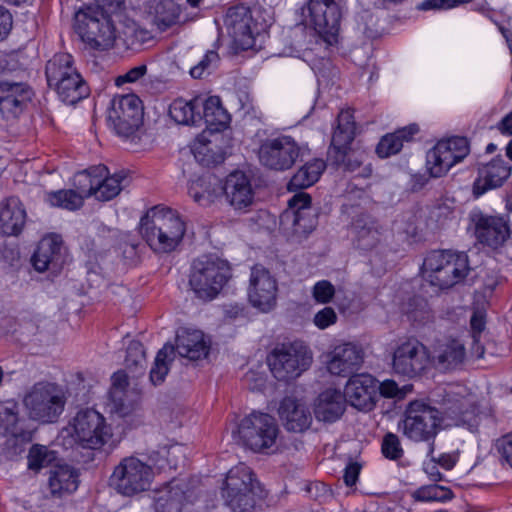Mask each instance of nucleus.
I'll use <instances>...</instances> for the list:
<instances>
[{"label":"nucleus","instance_id":"1","mask_svg":"<svg viewBox=\"0 0 512 512\" xmlns=\"http://www.w3.org/2000/svg\"><path fill=\"white\" fill-rule=\"evenodd\" d=\"M437 396L441 411L422 400H414L407 405L399 422V428L409 440L429 444V455L434 451V440L443 418L471 432H477L482 420L487 418V414L478 410L472 396L463 395L453 387L439 391Z\"/></svg>","mask_w":512,"mask_h":512},{"label":"nucleus","instance_id":"2","mask_svg":"<svg viewBox=\"0 0 512 512\" xmlns=\"http://www.w3.org/2000/svg\"><path fill=\"white\" fill-rule=\"evenodd\" d=\"M139 230L151 249L167 253L176 249L186 228L177 211L157 205L141 218Z\"/></svg>","mask_w":512,"mask_h":512},{"label":"nucleus","instance_id":"3","mask_svg":"<svg viewBox=\"0 0 512 512\" xmlns=\"http://www.w3.org/2000/svg\"><path fill=\"white\" fill-rule=\"evenodd\" d=\"M421 270L431 285L447 289L463 281L470 266L464 252L434 250L425 257Z\"/></svg>","mask_w":512,"mask_h":512},{"label":"nucleus","instance_id":"4","mask_svg":"<svg viewBox=\"0 0 512 512\" xmlns=\"http://www.w3.org/2000/svg\"><path fill=\"white\" fill-rule=\"evenodd\" d=\"M231 278L228 261L216 255H202L192 262L189 285L202 300H212Z\"/></svg>","mask_w":512,"mask_h":512},{"label":"nucleus","instance_id":"5","mask_svg":"<svg viewBox=\"0 0 512 512\" xmlns=\"http://www.w3.org/2000/svg\"><path fill=\"white\" fill-rule=\"evenodd\" d=\"M224 24L232 39L231 48L235 54L247 50H258L262 47L265 25L253 18L248 6L238 4L229 7Z\"/></svg>","mask_w":512,"mask_h":512},{"label":"nucleus","instance_id":"6","mask_svg":"<svg viewBox=\"0 0 512 512\" xmlns=\"http://www.w3.org/2000/svg\"><path fill=\"white\" fill-rule=\"evenodd\" d=\"M224 484L223 498L232 512H252L256 497H262L260 483L251 468L243 463L228 471Z\"/></svg>","mask_w":512,"mask_h":512},{"label":"nucleus","instance_id":"7","mask_svg":"<svg viewBox=\"0 0 512 512\" xmlns=\"http://www.w3.org/2000/svg\"><path fill=\"white\" fill-rule=\"evenodd\" d=\"M66 397L63 389L50 382L35 383L24 395L23 404L31 419L53 423L63 413Z\"/></svg>","mask_w":512,"mask_h":512},{"label":"nucleus","instance_id":"8","mask_svg":"<svg viewBox=\"0 0 512 512\" xmlns=\"http://www.w3.org/2000/svg\"><path fill=\"white\" fill-rule=\"evenodd\" d=\"M74 28L81 40L91 49L104 51L114 45L115 28L109 15L86 7L75 14Z\"/></svg>","mask_w":512,"mask_h":512},{"label":"nucleus","instance_id":"9","mask_svg":"<svg viewBox=\"0 0 512 512\" xmlns=\"http://www.w3.org/2000/svg\"><path fill=\"white\" fill-rule=\"evenodd\" d=\"M312 353L302 341L277 345L267 357L274 377L279 381H290L300 376L312 363Z\"/></svg>","mask_w":512,"mask_h":512},{"label":"nucleus","instance_id":"10","mask_svg":"<svg viewBox=\"0 0 512 512\" xmlns=\"http://www.w3.org/2000/svg\"><path fill=\"white\" fill-rule=\"evenodd\" d=\"M301 15L302 22L312 26L327 45L338 42L342 10L335 0H308Z\"/></svg>","mask_w":512,"mask_h":512},{"label":"nucleus","instance_id":"11","mask_svg":"<svg viewBox=\"0 0 512 512\" xmlns=\"http://www.w3.org/2000/svg\"><path fill=\"white\" fill-rule=\"evenodd\" d=\"M128 183L125 171L110 174L105 165H96L80 172L76 176L77 188L86 196H94L99 201L115 198Z\"/></svg>","mask_w":512,"mask_h":512},{"label":"nucleus","instance_id":"12","mask_svg":"<svg viewBox=\"0 0 512 512\" xmlns=\"http://www.w3.org/2000/svg\"><path fill=\"white\" fill-rule=\"evenodd\" d=\"M71 427L74 442L89 450L101 449L113 435L105 417L92 408L79 410L72 419Z\"/></svg>","mask_w":512,"mask_h":512},{"label":"nucleus","instance_id":"13","mask_svg":"<svg viewBox=\"0 0 512 512\" xmlns=\"http://www.w3.org/2000/svg\"><path fill=\"white\" fill-rule=\"evenodd\" d=\"M152 467L137 457L123 458L115 466L110 479V486L119 494L133 496L150 488L153 480Z\"/></svg>","mask_w":512,"mask_h":512},{"label":"nucleus","instance_id":"14","mask_svg":"<svg viewBox=\"0 0 512 512\" xmlns=\"http://www.w3.org/2000/svg\"><path fill=\"white\" fill-rule=\"evenodd\" d=\"M278 425L274 417L266 413L252 412L238 425V434L243 444L254 452L272 447L278 436Z\"/></svg>","mask_w":512,"mask_h":512},{"label":"nucleus","instance_id":"15","mask_svg":"<svg viewBox=\"0 0 512 512\" xmlns=\"http://www.w3.org/2000/svg\"><path fill=\"white\" fill-rule=\"evenodd\" d=\"M302 155L303 148L288 135L266 138L261 142L258 150L260 163L274 171L292 168Z\"/></svg>","mask_w":512,"mask_h":512},{"label":"nucleus","instance_id":"16","mask_svg":"<svg viewBox=\"0 0 512 512\" xmlns=\"http://www.w3.org/2000/svg\"><path fill=\"white\" fill-rule=\"evenodd\" d=\"M470 226L483 248L501 252L510 243V227L504 217L475 211L470 214Z\"/></svg>","mask_w":512,"mask_h":512},{"label":"nucleus","instance_id":"17","mask_svg":"<svg viewBox=\"0 0 512 512\" xmlns=\"http://www.w3.org/2000/svg\"><path fill=\"white\" fill-rule=\"evenodd\" d=\"M143 107L140 98L134 94L116 96L112 99L107 121L117 135L129 137L141 126Z\"/></svg>","mask_w":512,"mask_h":512},{"label":"nucleus","instance_id":"18","mask_svg":"<svg viewBox=\"0 0 512 512\" xmlns=\"http://www.w3.org/2000/svg\"><path fill=\"white\" fill-rule=\"evenodd\" d=\"M470 152L466 137H452L439 141L426 154V168L434 178L444 176L452 166L461 162Z\"/></svg>","mask_w":512,"mask_h":512},{"label":"nucleus","instance_id":"19","mask_svg":"<svg viewBox=\"0 0 512 512\" xmlns=\"http://www.w3.org/2000/svg\"><path fill=\"white\" fill-rule=\"evenodd\" d=\"M278 285L269 270L261 265L251 269L248 299L253 307L262 312H269L276 305Z\"/></svg>","mask_w":512,"mask_h":512},{"label":"nucleus","instance_id":"20","mask_svg":"<svg viewBox=\"0 0 512 512\" xmlns=\"http://www.w3.org/2000/svg\"><path fill=\"white\" fill-rule=\"evenodd\" d=\"M281 221L292 223L294 236L306 238L317 226V214L311 207L309 194L300 192L288 201V209L281 216Z\"/></svg>","mask_w":512,"mask_h":512},{"label":"nucleus","instance_id":"21","mask_svg":"<svg viewBox=\"0 0 512 512\" xmlns=\"http://www.w3.org/2000/svg\"><path fill=\"white\" fill-rule=\"evenodd\" d=\"M428 360L426 347L416 339H408L394 351L393 370L399 375L412 378L426 368Z\"/></svg>","mask_w":512,"mask_h":512},{"label":"nucleus","instance_id":"22","mask_svg":"<svg viewBox=\"0 0 512 512\" xmlns=\"http://www.w3.org/2000/svg\"><path fill=\"white\" fill-rule=\"evenodd\" d=\"M33 95L32 88L26 82L0 80V113L5 119L17 118Z\"/></svg>","mask_w":512,"mask_h":512},{"label":"nucleus","instance_id":"23","mask_svg":"<svg viewBox=\"0 0 512 512\" xmlns=\"http://www.w3.org/2000/svg\"><path fill=\"white\" fill-rule=\"evenodd\" d=\"M66 261V251L60 235L50 234L38 243L32 256V263L38 272L58 273Z\"/></svg>","mask_w":512,"mask_h":512},{"label":"nucleus","instance_id":"24","mask_svg":"<svg viewBox=\"0 0 512 512\" xmlns=\"http://www.w3.org/2000/svg\"><path fill=\"white\" fill-rule=\"evenodd\" d=\"M377 389L376 379L370 374L362 373L349 378L342 394L351 406L358 410L370 411L375 405Z\"/></svg>","mask_w":512,"mask_h":512},{"label":"nucleus","instance_id":"25","mask_svg":"<svg viewBox=\"0 0 512 512\" xmlns=\"http://www.w3.org/2000/svg\"><path fill=\"white\" fill-rule=\"evenodd\" d=\"M227 202L235 210H244L252 205L254 200V189L251 179L242 171L230 173L220 187Z\"/></svg>","mask_w":512,"mask_h":512},{"label":"nucleus","instance_id":"26","mask_svg":"<svg viewBox=\"0 0 512 512\" xmlns=\"http://www.w3.org/2000/svg\"><path fill=\"white\" fill-rule=\"evenodd\" d=\"M363 350L352 343H344L334 348L327 364L333 375L348 376L357 371L363 362Z\"/></svg>","mask_w":512,"mask_h":512},{"label":"nucleus","instance_id":"27","mask_svg":"<svg viewBox=\"0 0 512 512\" xmlns=\"http://www.w3.org/2000/svg\"><path fill=\"white\" fill-rule=\"evenodd\" d=\"M279 416L287 431L302 433L310 428L312 414L309 408L293 397H285L279 407Z\"/></svg>","mask_w":512,"mask_h":512},{"label":"nucleus","instance_id":"28","mask_svg":"<svg viewBox=\"0 0 512 512\" xmlns=\"http://www.w3.org/2000/svg\"><path fill=\"white\" fill-rule=\"evenodd\" d=\"M26 210L16 196H10L0 202V232L6 236L19 235L26 223Z\"/></svg>","mask_w":512,"mask_h":512},{"label":"nucleus","instance_id":"29","mask_svg":"<svg viewBox=\"0 0 512 512\" xmlns=\"http://www.w3.org/2000/svg\"><path fill=\"white\" fill-rule=\"evenodd\" d=\"M511 173L509 164L501 158L493 159L489 164L479 169L478 177L473 185L476 196L483 195L490 189L503 185Z\"/></svg>","mask_w":512,"mask_h":512},{"label":"nucleus","instance_id":"30","mask_svg":"<svg viewBox=\"0 0 512 512\" xmlns=\"http://www.w3.org/2000/svg\"><path fill=\"white\" fill-rule=\"evenodd\" d=\"M355 137V122L350 110L341 111L337 118V127L335 128L331 145L328 149V157H337L343 160L344 152L350 148Z\"/></svg>","mask_w":512,"mask_h":512},{"label":"nucleus","instance_id":"31","mask_svg":"<svg viewBox=\"0 0 512 512\" xmlns=\"http://www.w3.org/2000/svg\"><path fill=\"white\" fill-rule=\"evenodd\" d=\"M346 400L341 391L326 389L319 394L314 405V415L318 421L333 423L340 419L346 408Z\"/></svg>","mask_w":512,"mask_h":512},{"label":"nucleus","instance_id":"32","mask_svg":"<svg viewBox=\"0 0 512 512\" xmlns=\"http://www.w3.org/2000/svg\"><path fill=\"white\" fill-rule=\"evenodd\" d=\"M211 139L207 137V131H203L192 145V153L196 161L202 166H215L222 163L225 159V153L218 144L222 136L217 133H210Z\"/></svg>","mask_w":512,"mask_h":512},{"label":"nucleus","instance_id":"33","mask_svg":"<svg viewBox=\"0 0 512 512\" xmlns=\"http://www.w3.org/2000/svg\"><path fill=\"white\" fill-rule=\"evenodd\" d=\"M432 359L435 367L439 370L458 369L466 359L465 346L460 340L449 339L436 347Z\"/></svg>","mask_w":512,"mask_h":512},{"label":"nucleus","instance_id":"34","mask_svg":"<svg viewBox=\"0 0 512 512\" xmlns=\"http://www.w3.org/2000/svg\"><path fill=\"white\" fill-rule=\"evenodd\" d=\"M354 245L364 251L373 249L380 241V231L377 221L370 215L361 214L351 225Z\"/></svg>","mask_w":512,"mask_h":512},{"label":"nucleus","instance_id":"35","mask_svg":"<svg viewBox=\"0 0 512 512\" xmlns=\"http://www.w3.org/2000/svg\"><path fill=\"white\" fill-rule=\"evenodd\" d=\"M230 114L222 106L218 96H211L207 99L201 97V123L206 125L207 133H219L230 123Z\"/></svg>","mask_w":512,"mask_h":512},{"label":"nucleus","instance_id":"36","mask_svg":"<svg viewBox=\"0 0 512 512\" xmlns=\"http://www.w3.org/2000/svg\"><path fill=\"white\" fill-rule=\"evenodd\" d=\"M176 350L181 357L197 361L208 355L209 346L201 331L186 330L177 335Z\"/></svg>","mask_w":512,"mask_h":512},{"label":"nucleus","instance_id":"37","mask_svg":"<svg viewBox=\"0 0 512 512\" xmlns=\"http://www.w3.org/2000/svg\"><path fill=\"white\" fill-rule=\"evenodd\" d=\"M48 484L53 496L73 493L79 485V472L68 464L56 465L50 470Z\"/></svg>","mask_w":512,"mask_h":512},{"label":"nucleus","instance_id":"38","mask_svg":"<svg viewBox=\"0 0 512 512\" xmlns=\"http://www.w3.org/2000/svg\"><path fill=\"white\" fill-rule=\"evenodd\" d=\"M0 435H10L16 439H30V433L25 431L19 418V406L15 401L0 403Z\"/></svg>","mask_w":512,"mask_h":512},{"label":"nucleus","instance_id":"39","mask_svg":"<svg viewBox=\"0 0 512 512\" xmlns=\"http://www.w3.org/2000/svg\"><path fill=\"white\" fill-rule=\"evenodd\" d=\"M78 74L80 73L75 67L74 58L68 53L55 54L46 63L45 75L49 87L60 84Z\"/></svg>","mask_w":512,"mask_h":512},{"label":"nucleus","instance_id":"40","mask_svg":"<svg viewBox=\"0 0 512 512\" xmlns=\"http://www.w3.org/2000/svg\"><path fill=\"white\" fill-rule=\"evenodd\" d=\"M169 115L177 124L199 126L201 124V97L191 100L175 99L169 106Z\"/></svg>","mask_w":512,"mask_h":512},{"label":"nucleus","instance_id":"41","mask_svg":"<svg viewBox=\"0 0 512 512\" xmlns=\"http://www.w3.org/2000/svg\"><path fill=\"white\" fill-rule=\"evenodd\" d=\"M418 131V126L412 124L398 129L393 133L386 134L379 141L376 147V153L381 158H387L397 154L401 151L403 143L410 141Z\"/></svg>","mask_w":512,"mask_h":512},{"label":"nucleus","instance_id":"42","mask_svg":"<svg viewBox=\"0 0 512 512\" xmlns=\"http://www.w3.org/2000/svg\"><path fill=\"white\" fill-rule=\"evenodd\" d=\"M54 90L59 99L68 105H74L86 98L90 91L87 83L81 74L71 76L68 80L50 87Z\"/></svg>","mask_w":512,"mask_h":512},{"label":"nucleus","instance_id":"43","mask_svg":"<svg viewBox=\"0 0 512 512\" xmlns=\"http://www.w3.org/2000/svg\"><path fill=\"white\" fill-rule=\"evenodd\" d=\"M186 494L178 486L166 485L156 492L154 499L155 512H181Z\"/></svg>","mask_w":512,"mask_h":512},{"label":"nucleus","instance_id":"44","mask_svg":"<svg viewBox=\"0 0 512 512\" xmlns=\"http://www.w3.org/2000/svg\"><path fill=\"white\" fill-rule=\"evenodd\" d=\"M325 168L326 164L321 159L307 162L290 179L288 189L296 191L312 186L318 181Z\"/></svg>","mask_w":512,"mask_h":512},{"label":"nucleus","instance_id":"45","mask_svg":"<svg viewBox=\"0 0 512 512\" xmlns=\"http://www.w3.org/2000/svg\"><path fill=\"white\" fill-rule=\"evenodd\" d=\"M128 386V377L124 371H117L112 376V386L109 390V398L113 405V411L120 416L129 413V407L125 404L124 395Z\"/></svg>","mask_w":512,"mask_h":512},{"label":"nucleus","instance_id":"46","mask_svg":"<svg viewBox=\"0 0 512 512\" xmlns=\"http://www.w3.org/2000/svg\"><path fill=\"white\" fill-rule=\"evenodd\" d=\"M88 197L78 188V192L72 189L50 192L48 201L53 206L73 211L82 207L84 199Z\"/></svg>","mask_w":512,"mask_h":512},{"label":"nucleus","instance_id":"47","mask_svg":"<svg viewBox=\"0 0 512 512\" xmlns=\"http://www.w3.org/2000/svg\"><path fill=\"white\" fill-rule=\"evenodd\" d=\"M179 15L180 9L172 0H161L154 7L155 23L162 30L174 25Z\"/></svg>","mask_w":512,"mask_h":512},{"label":"nucleus","instance_id":"48","mask_svg":"<svg viewBox=\"0 0 512 512\" xmlns=\"http://www.w3.org/2000/svg\"><path fill=\"white\" fill-rule=\"evenodd\" d=\"M56 452L48 447L34 444L28 452V469L38 472L40 469L49 466L56 460Z\"/></svg>","mask_w":512,"mask_h":512},{"label":"nucleus","instance_id":"49","mask_svg":"<svg viewBox=\"0 0 512 512\" xmlns=\"http://www.w3.org/2000/svg\"><path fill=\"white\" fill-rule=\"evenodd\" d=\"M412 497L419 502H444L452 498V491L448 487L438 484L425 485L416 489L412 493Z\"/></svg>","mask_w":512,"mask_h":512},{"label":"nucleus","instance_id":"50","mask_svg":"<svg viewBox=\"0 0 512 512\" xmlns=\"http://www.w3.org/2000/svg\"><path fill=\"white\" fill-rule=\"evenodd\" d=\"M174 353V347L172 345H164L160 349L155 357L154 365L150 370V380L154 385H159L164 382L166 375L168 374V356Z\"/></svg>","mask_w":512,"mask_h":512},{"label":"nucleus","instance_id":"51","mask_svg":"<svg viewBox=\"0 0 512 512\" xmlns=\"http://www.w3.org/2000/svg\"><path fill=\"white\" fill-rule=\"evenodd\" d=\"M146 364V354L143 344L140 341H130L125 357L126 368L135 372L141 373Z\"/></svg>","mask_w":512,"mask_h":512},{"label":"nucleus","instance_id":"52","mask_svg":"<svg viewBox=\"0 0 512 512\" xmlns=\"http://www.w3.org/2000/svg\"><path fill=\"white\" fill-rule=\"evenodd\" d=\"M210 184L211 182L207 181L206 177L200 178L191 183L188 193L196 203L202 206L209 205L217 195L215 190L208 189Z\"/></svg>","mask_w":512,"mask_h":512},{"label":"nucleus","instance_id":"53","mask_svg":"<svg viewBox=\"0 0 512 512\" xmlns=\"http://www.w3.org/2000/svg\"><path fill=\"white\" fill-rule=\"evenodd\" d=\"M344 157L343 160H338L337 157H328V159L336 166L343 167L345 170L354 172L356 169L360 168L363 164L366 154L364 151L354 150L348 148L343 150Z\"/></svg>","mask_w":512,"mask_h":512},{"label":"nucleus","instance_id":"54","mask_svg":"<svg viewBox=\"0 0 512 512\" xmlns=\"http://www.w3.org/2000/svg\"><path fill=\"white\" fill-rule=\"evenodd\" d=\"M381 451L384 457L389 460H398L404 454L399 437L391 432L383 437Z\"/></svg>","mask_w":512,"mask_h":512},{"label":"nucleus","instance_id":"55","mask_svg":"<svg viewBox=\"0 0 512 512\" xmlns=\"http://www.w3.org/2000/svg\"><path fill=\"white\" fill-rule=\"evenodd\" d=\"M335 295V288L328 280H321L315 283L312 289V296L316 302L321 304L329 303Z\"/></svg>","mask_w":512,"mask_h":512},{"label":"nucleus","instance_id":"56","mask_svg":"<svg viewBox=\"0 0 512 512\" xmlns=\"http://www.w3.org/2000/svg\"><path fill=\"white\" fill-rule=\"evenodd\" d=\"M426 308L427 303L423 299L414 297L408 303L406 314L409 319L416 322H422L429 318V312Z\"/></svg>","mask_w":512,"mask_h":512},{"label":"nucleus","instance_id":"57","mask_svg":"<svg viewBox=\"0 0 512 512\" xmlns=\"http://www.w3.org/2000/svg\"><path fill=\"white\" fill-rule=\"evenodd\" d=\"M218 60L219 56L216 51H207L202 60L190 69V75L195 79L201 78L206 70L209 71L216 66Z\"/></svg>","mask_w":512,"mask_h":512},{"label":"nucleus","instance_id":"58","mask_svg":"<svg viewBox=\"0 0 512 512\" xmlns=\"http://www.w3.org/2000/svg\"><path fill=\"white\" fill-rule=\"evenodd\" d=\"M470 325L472 329V336L476 347L474 348V353L478 358L483 357L484 348L478 345L480 334L485 329V320L482 314L474 313L470 320Z\"/></svg>","mask_w":512,"mask_h":512},{"label":"nucleus","instance_id":"59","mask_svg":"<svg viewBox=\"0 0 512 512\" xmlns=\"http://www.w3.org/2000/svg\"><path fill=\"white\" fill-rule=\"evenodd\" d=\"M496 449L502 463L512 468V432L502 436L496 441Z\"/></svg>","mask_w":512,"mask_h":512},{"label":"nucleus","instance_id":"60","mask_svg":"<svg viewBox=\"0 0 512 512\" xmlns=\"http://www.w3.org/2000/svg\"><path fill=\"white\" fill-rule=\"evenodd\" d=\"M337 321V314L332 307H324L318 311L314 316V324L319 329H326L327 327L335 324Z\"/></svg>","mask_w":512,"mask_h":512},{"label":"nucleus","instance_id":"61","mask_svg":"<svg viewBox=\"0 0 512 512\" xmlns=\"http://www.w3.org/2000/svg\"><path fill=\"white\" fill-rule=\"evenodd\" d=\"M147 72V66L142 64L131 68L124 75L117 78V84L121 83H133L142 78Z\"/></svg>","mask_w":512,"mask_h":512},{"label":"nucleus","instance_id":"62","mask_svg":"<svg viewBox=\"0 0 512 512\" xmlns=\"http://www.w3.org/2000/svg\"><path fill=\"white\" fill-rule=\"evenodd\" d=\"M13 18L11 13L3 6H0V41L11 31Z\"/></svg>","mask_w":512,"mask_h":512},{"label":"nucleus","instance_id":"63","mask_svg":"<svg viewBox=\"0 0 512 512\" xmlns=\"http://www.w3.org/2000/svg\"><path fill=\"white\" fill-rule=\"evenodd\" d=\"M360 470L361 465L358 464L357 462H351L346 466L344 470L343 479L347 486L351 487L356 484L360 474Z\"/></svg>","mask_w":512,"mask_h":512},{"label":"nucleus","instance_id":"64","mask_svg":"<svg viewBox=\"0 0 512 512\" xmlns=\"http://www.w3.org/2000/svg\"><path fill=\"white\" fill-rule=\"evenodd\" d=\"M423 469L431 481L437 483L444 480V475L439 471L435 458L432 457L429 461L424 462Z\"/></svg>","mask_w":512,"mask_h":512}]
</instances>
